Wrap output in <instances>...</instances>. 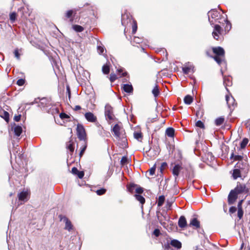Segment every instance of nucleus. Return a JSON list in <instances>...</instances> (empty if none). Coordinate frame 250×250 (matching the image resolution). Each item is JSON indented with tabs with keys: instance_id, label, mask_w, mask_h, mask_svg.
I'll return each mask as SVG.
<instances>
[{
	"instance_id": "5",
	"label": "nucleus",
	"mask_w": 250,
	"mask_h": 250,
	"mask_svg": "<svg viewBox=\"0 0 250 250\" xmlns=\"http://www.w3.org/2000/svg\"><path fill=\"white\" fill-rule=\"evenodd\" d=\"M223 32V30L221 27L218 25L215 24L214 27V30L212 32V36L213 38L216 40H218L220 38V35H221Z\"/></svg>"
},
{
	"instance_id": "33",
	"label": "nucleus",
	"mask_w": 250,
	"mask_h": 250,
	"mask_svg": "<svg viewBox=\"0 0 250 250\" xmlns=\"http://www.w3.org/2000/svg\"><path fill=\"white\" fill-rule=\"evenodd\" d=\"M87 147V145H86V143L85 141H84L83 142V146H82V147H81V151H80V157H82V155H83L86 148Z\"/></svg>"
},
{
	"instance_id": "19",
	"label": "nucleus",
	"mask_w": 250,
	"mask_h": 250,
	"mask_svg": "<svg viewBox=\"0 0 250 250\" xmlns=\"http://www.w3.org/2000/svg\"><path fill=\"white\" fill-rule=\"evenodd\" d=\"M226 100L229 107L231 105H233L234 99L231 96H229V95H227L226 96Z\"/></svg>"
},
{
	"instance_id": "46",
	"label": "nucleus",
	"mask_w": 250,
	"mask_h": 250,
	"mask_svg": "<svg viewBox=\"0 0 250 250\" xmlns=\"http://www.w3.org/2000/svg\"><path fill=\"white\" fill-rule=\"evenodd\" d=\"M137 23L136 21H134L133 24L132 25V33L133 34L135 33V32L137 31Z\"/></svg>"
},
{
	"instance_id": "37",
	"label": "nucleus",
	"mask_w": 250,
	"mask_h": 250,
	"mask_svg": "<svg viewBox=\"0 0 250 250\" xmlns=\"http://www.w3.org/2000/svg\"><path fill=\"white\" fill-rule=\"evenodd\" d=\"M117 79L116 75L114 73H111L109 80L111 83L114 82Z\"/></svg>"
},
{
	"instance_id": "50",
	"label": "nucleus",
	"mask_w": 250,
	"mask_h": 250,
	"mask_svg": "<svg viewBox=\"0 0 250 250\" xmlns=\"http://www.w3.org/2000/svg\"><path fill=\"white\" fill-rule=\"evenodd\" d=\"M3 117L6 121H8L9 120V113L6 111H4V116Z\"/></svg>"
},
{
	"instance_id": "22",
	"label": "nucleus",
	"mask_w": 250,
	"mask_h": 250,
	"mask_svg": "<svg viewBox=\"0 0 250 250\" xmlns=\"http://www.w3.org/2000/svg\"><path fill=\"white\" fill-rule=\"evenodd\" d=\"M171 246L174 247L177 249H180L181 248L182 244L181 242L177 240H173L171 241L170 243Z\"/></svg>"
},
{
	"instance_id": "10",
	"label": "nucleus",
	"mask_w": 250,
	"mask_h": 250,
	"mask_svg": "<svg viewBox=\"0 0 250 250\" xmlns=\"http://www.w3.org/2000/svg\"><path fill=\"white\" fill-rule=\"evenodd\" d=\"M121 127L118 124H116L112 128V131L114 132V135L118 139L121 138Z\"/></svg>"
},
{
	"instance_id": "56",
	"label": "nucleus",
	"mask_w": 250,
	"mask_h": 250,
	"mask_svg": "<svg viewBox=\"0 0 250 250\" xmlns=\"http://www.w3.org/2000/svg\"><path fill=\"white\" fill-rule=\"evenodd\" d=\"M77 175L78 177L81 179L84 176V174L83 171H78Z\"/></svg>"
},
{
	"instance_id": "6",
	"label": "nucleus",
	"mask_w": 250,
	"mask_h": 250,
	"mask_svg": "<svg viewBox=\"0 0 250 250\" xmlns=\"http://www.w3.org/2000/svg\"><path fill=\"white\" fill-rule=\"evenodd\" d=\"M77 10L76 9L69 10L66 12L65 17L69 19V21L72 23L74 21V17L76 14Z\"/></svg>"
},
{
	"instance_id": "58",
	"label": "nucleus",
	"mask_w": 250,
	"mask_h": 250,
	"mask_svg": "<svg viewBox=\"0 0 250 250\" xmlns=\"http://www.w3.org/2000/svg\"><path fill=\"white\" fill-rule=\"evenodd\" d=\"M242 158V157L240 155H235L234 160H240Z\"/></svg>"
},
{
	"instance_id": "49",
	"label": "nucleus",
	"mask_w": 250,
	"mask_h": 250,
	"mask_svg": "<svg viewBox=\"0 0 250 250\" xmlns=\"http://www.w3.org/2000/svg\"><path fill=\"white\" fill-rule=\"evenodd\" d=\"M155 171V167H151L149 170V174L150 176H152L154 174Z\"/></svg>"
},
{
	"instance_id": "25",
	"label": "nucleus",
	"mask_w": 250,
	"mask_h": 250,
	"mask_svg": "<svg viewBox=\"0 0 250 250\" xmlns=\"http://www.w3.org/2000/svg\"><path fill=\"white\" fill-rule=\"evenodd\" d=\"M222 22L221 23L223 24L224 23H225L226 24L225 27V29L226 31H229L231 28V23H230V22L227 19V21H222Z\"/></svg>"
},
{
	"instance_id": "62",
	"label": "nucleus",
	"mask_w": 250,
	"mask_h": 250,
	"mask_svg": "<svg viewBox=\"0 0 250 250\" xmlns=\"http://www.w3.org/2000/svg\"><path fill=\"white\" fill-rule=\"evenodd\" d=\"M81 109V107L80 105H76L74 108V109L76 111L80 110Z\"/></svg>"
},
{
	"instance_id": "59",
	"label": "nucleus",
	"mask_w": 250,
	"mask_h": 250,
	"mask_svg": "<svg viewBox=\"0 0 250 250\" xmlns=\"http://www.w3.org/2000/svg\"><path fill=\"white\" fill-rule=\"evenodd\" d=\"M134 41L136 43H140L141 42V39L138 37H135L134 38Z\"/></svg>"
},
{
	"instance_id": "63",
	"label": "nucleus",
	"mask_w": 250,
	"mask_h": 250,
	"mask_svg": "<svg viewBox=\"0 0 250 250\" xmlns=\"http://www.w3.org/2000/svg\"><path fill=\"white\" fill-rule=\"evenodd\" d=\"M118 72L119 74L120 75L121 73L123 71V69L122 68L117 69Z\"/></svg>"
},
{
	"instance_id": "24",
	"label": "nucleus",
	"mask_w": 250,
	"mask_h": 250,
	"mask_svg": "<svg viewBox=\"0 0 250 250\" xmlns=\"http://www.w3.org/2000/svg\"><path fill=\"white\" fill-rule=\"evenodd\" d=\"M232 176L234 179H236L241 177V172L239 169H234L233 171Z\"/></svg>"
},
{
	"instance_id": "41",
	"label": "nucleus",
	"mask_w": 250,
	"mask_h": 250,
	"mask_svg": "<svg viewBox=\"0 0 250 250\" xmlns=\"http://www.w3.org/2000/svg\"><path fill=\"white\" fill-rule=\"evenodd\" d=\"M196 126H197V127H199L201 128H205V125H204V123L201 121H198L196 123Z\"/></svg>"
},
{
	"instance_id": "39",
	"label": "nucleus",
	"mask_w": 250,
	"mask_h": 250,
	"mask_svg": "<svg viewBox=\"0 0 250 250\" xmlns=\"http://www.w3.org/2000/svg\"><path fill=\"white\" fill-rule=\"evenodd\" d=\"M203 114H204V112H203V110H202L201 109H200L199 110L197 111L196 114L197 117L199 118H201L203 117Z\"/></svg>"
},
{
	"instance_id": "28",
	"label": "nucleus",
	"mask_w": 250,
	"mask_h": 250,
	"mask_svg": "<svg viewBox=\"0 0 250 250\" xmlns=\"http://www.w3.org/2000/svg\"><path fill=\"white\" fill-rule=\"evenodd\" d=\"M73 29L77 32H81L83 31L84 28L79 25H74L72 26Z\"/></svg>"
},
{
	"instance_id": "15",
	"label": "nucleus",
	"mask_w": 250,
	"mask_h": 250,
	"mask_svg": "<svg viewBox=\"0 0 250 250\" xmlns=\"http://www.w3.org/2000/svg\"><path fill=\"white\" fill-rule=\"evenodd\" d=\"M189 226L190 227H194L196 228H199L200 226V222L196 218L191 219Z\"/></svg>"
},
{
	"instance_id": "1",
	"label": "nucleus",
	"mask_w": 250,
	"mask_h": 250,
	"mask_svg": "<svg viewBox=\"0 0 250 250\" xmlns=\"http://www.w3.org/2000/svg\"><path fill=\"white\" fill-rule=\"evenodd\" d=\"M208 21L211 25L215 23H221L223 21H227V16H223L220 13L215 9H212L208 13Z\"/></svg>"
},
{
	"instance_id": "54",
	"label": "nucleus",
	"mask_w": 250,
	"mask_h": 250,
	"mask_svg": "<svg viewBox=\"0 0 250 250\" xmlns=\"http://www.w3.org/2000/svg\"><path fill=\"white\" fill-rule=\"evenodd\" d=\"M236 211V208L235 207H231L229 209V211L231 213H233Z\"/></svg>"
},
{
	"instance_id": "2",
	"label": "nucleus",
	"mask_w": 250,
	"mask_h": 250,
	"mask_svg": "<svg viewBox=\"0 0 250 250\" xmlns=\"http://www.w3.org/2000/svg\"><path fill=\"white\" fill-rule=\"evenodd\" d=\"M28 192L26 191H22L18 194V197L19 201L18 202V207L24 204L28 200Z\"/></svg>"
},
{
	"instance_id": "27",
	"label": "nucleus",
	"mask_w": 250,
	"mask_h": 250,
	"mask_svg": "<svg viewBox=\"0 0 250 250\" xmlns=\"http://www.w3.org/2000/svg\"><path fill=\"white\" fill-rule=\"evenodd\" d=\"M225 119L223 117H219L217 118L215 121V125L217 126L221 125L224 122Z\"/></svg>"
},
{
	"instance_id": "14",
	"label": "nucleus",
	"mask_w": 250,
	"mask_h": 250,
	"mask_svg": "<svg viewBox=\"0 0 250 250\" xmlns=\"http://www.w3.org/2000/svg\"><path fill=\"white\" fill-rule=\"evenodd\" d=\"M178 226L181 228H184L187 226V222L186 218L181 216L178 220Z\"/></svg>"
},
{
	"instance_id": "13",
	"label": "nucleus",
	"mask_w": 250,
	"mask_h": 250,
	"mask_svg": "<svg viewBox=\"0 0 250 250\" xmlns=\"http://www.w3.org/2000/svg\"><path fill=\"white\" fill-rule=\"evenodd\" d=\"M213 52L216 56H224L225 51L221 47H215L213 48Z\"/></svg>"
},
{
	"instance_id": "12",
	"label": "nucleus",
	"mask_w": 250,
	"mask_h": 250,
	"mask_svg": "<svg viewBox=\"0 0 250 250\" xmlns=\"http://www.w3.org/2000/svg\"><path fill=\"white\" fill-rule=\"evenodd\" d=\"M85 119L90 122H95L97 121V117L91 112H86L84 114Z\"/></svg>"
},
{
	"instance_id": "55",
	"label": "nucleus",
	"mask_w": 250,
	"mask_h": 250,
	"mask_svg": "<svg viewBox=\"0 0 250 250\" xmlns=\"http://www.w3.org/2000/svg\"><path fill=\"white\" fill-rule=\"evenodd\" d=\"M71 171H72V173L73 174H77L79 170H78V169L76 167H73L72 168Z\"/></svg>"
},
{
	"instance_id": "53",
	"label": "nucleus",
	"mask_w": 250,
	"mask_h": 250,
	"mask_svg": "<svg viewBox=\"0 0 250 250\" xmlns=\"http://www.w3.org/2000/svg\"><path fill=\"white\" fill-rule=\"evenodd\" d=\"M14 54H15V57L19 60L20 58V54H19V52H18V50L17 49H16L15 51H14Z\"/></svg>"
},
{
	"instance_id": "44",
	"label": "nucleus",
	"mask_w": 250,
	"mask_h": 250,
	"mask_svg": "<svg viewBox=\"0 0 250 250\" xmlns=\"http://www.w3.org/2000/svg\"><path fill=\"white\" fill-rule=\"evenodd\" d=\"M106 191V189L104 188H101L96 191V193L99 195H102L104 194Z\"/></svg>"
},
{
	"instance_id": "57",
	"label": "nucleus",
	"mask_w": 250,
	"mask_h": 250,
	"mask_svg": "<svg viewBox=\"0 0 250 250\" xmlns=\"http://www.w3.org/2000/svg\"><path fill=\"white\" fill-rule=\"evenodd\" d=\"M243 202V200H241V201H240L239 202L238 205H237L238 208H242V205Z\"/></svg>"
},
{
	"instance_id": "42",
	"label": "nucleus",
	"mask_w": 250,
	"mask_h": 250,
	"mask_svg": "<svg viewBox=\"0 0 250 250\" xmlns=\"http://www.w3.org/2000/svg\"><path fill=\"white\" fill-rule=\"evenodd\" d=\"M237 216L241 219L243 216V211L242 208H238Z\"/></svg>"
},
{
	"instance_id": "61",
	"label": "nucleus",
	"mask_w": 250,
	"mask_h": 250,
	"mask_svg": "<svg viewBox=\"0 0 250 250\" xmlns=\"http://www.w3.org/2000/svg\"><path fill=\"white\" fill-rule=\"evenodd\" d=\"M125 16L124 15L122 16V24H123V25L125 24Z\"/></svg>"
},
{
	"instance_id": "38",
	"label": "nucleus",
	"mask_w": 250,
	"mask_h": 250,
	"mask_svg": "<svg viewBox=\"0 0 250 250\" xmlns=\"http://www.w3.org/2000/svg\"><path fill=\"white\" fill-rule=\"evenodd\" d=\"M136 187V185L135 184H130L127 188L128 190L131 192L133 193L134 190L135 189V187Z\"/></svg>"
},
{
	"instance_id": "23",
	"label": "nucleus",
	"mask_w": 250,
	"mask_h": 250,
	"mask_svg": "<svg viewBox=\"0 0 250 250\" xmlns=\"http://www.w3.org/2000/svg\"><path fill=\"white\" fill-rule=\"evenodd\" d=\"M184 103L187 104H190L193 102V98L192 96L188 95L184 98Z\"/></svg>"
},
{
	"instance_id": "45",
	"label": "nucleus",
	"mask_w": 250,
	"mask_h": 250,
	"mask_svg": "<svg viewBox=\"0 0 250 250\" xmlns=\"http://www.w3.org/2000/svg\"><path fill=\"white\" fill-rule=\"evenodd\" d=\"M128 161V159L126 157L124 156L122 158L121 160V164L122 165H125Z\"/></svg>"
},
{
	"instance_id": "52",
	"label": "nucleus",
	"mask_w": 250,
	"mask_h": 250,
	"mask_svg": "<svg viewBox=\"0 0 250 250\" xmlns=\"http://www.w3.org/2000/svg\"><path fill=\"white\" fill-rule=\"evenodd\" d=\"M135 191L138 194H141L143 192V189L142 188L138 187L135 189Z\"/></svg>"
},
{
	"instance_id": "40",
	"label": "nucleus",
	"mask_w": 250,
	"mask_h": 250,
	"mask_svg": "<svg viewBox=\"0 0 250 250\" xmlns=\"http://www.w3.org/2000/svg\"><path fill=\"white\" fill-rule=\"evenodd\" d=\"M104 50V48L103 46L98 45L97 46V51L100 54H103Z\"/></svg>"
},
{
	"instance_id": "26",
	"label": "nucleus",
	"mask_w": 250,
	"mask_h": 250,
	"mask_svg": "<svg viewBox=\"0 0 250 250\" xmlns=\"http://www.w3.org/2000/svg\"><path fill=\"white\" fill-rule=\"evenodd\" d=\"M135 197L136 199L139 202H140V203L142 205H143L145 203V199L142 196L138 194H135Z\"/></svg>"
},
{
	"instance_id": "21",
	"label": "nucleus",
	"mask_w": 250,
	"mask_h": 250,
	"mask_svg": "<svg viewBox=\"0 0 250 250\" xmlns=\"http://www.w3.org/2000/svg\"><path fill=\"white\" fill-rule=\"evenodd\" d=\"M166 134L168 137H173L174 135V129L172 127L167 128Z\"/></svg>"
},
{
	"instance_id": "34",
	"label": "nucleus",
	"mask_w": 250,
	"mask_h": 250,
	"mask_svg": "<svg viewBox=\"0 0 250 250\" xmlns=\"http://www.w3.org/2000/svg\"><path fill=\"white\" fill-rule=\"evenodd\" d=\"M249 142V140L247 138H245L243 140L242 142L241 143L240 146L242 148H244L247 146Z\"/></svg>"
},
{
	"instance_id": "4",
	"label": "nucleus",
	"mask_w": 250,
	"mask_h": 250,
	"mask_svg": "<svg viewBox=\"0 0 250 250\" xmlns=\"http://www.w3.org/2000/svg\"><path fill=\"white\" fill-rule=\"evenodd\" d=\"M104 114L106 119L110 121L113 120L114 116L113 114V109L112 107L109 104H106L105 106Z\"/></svg>"
},
{
	"instance_id": "60",
	"label": "nucleus",
	"mask_w": 250,
	"mask_h": 250,
	"mask_svg": "<svg viewBox=\"0 0 250 250\" xmlns=\"http://www.w3.org/2000/svg\"><path fill=\"white\" fill-rule=\"evenodd\" d=\"M21 119V115L15 116L14 117V120L16 122H19Z\"/></svg>"
},
{
	"instance_id": "30",
	"label": "nucleus",
	"mask_w": 250,
	"mask_h": 250,
	"mask_svg": "<svg viewBox=\"0 0 250 250\" xmlns=\"http://www.w3.org/2000/svg\"><path fill=\"white\" fill-rule=\"evenodd\" d=\"M66 147H67V149H68L70 150L71 153L73 152L74 150V146H73V142H72L71 141H69L67 144Z\"/></svg>"
},
{
	"instance_id": "18",
	"label": "nucleus",
	"mask_w": 250,
	"mask_h": 250,
	"mask_svg": "<svg viewBox=\"0 0 250 250\" xmlns=\"http://www.w3.org/2000/svg\"><path fill=\"white\" fill-rule=\"evenodd\" d=\"M224 84L227 90L228 91V89L227 87L231 86L232 84L231 78L225 77L224 78Z\"/></svg>"
},
{
	"instance_id": "17",
	"label": "nucleus",
	"mask_w": 250,
	"mask_h": 250,
	"mask_svg": "<svg viewBox=\"0 0 250 250\" xmlns=\"http://www.w3.org/2000/svg\"><path fill=\"white\" fill-rule=\"evenodd\" d=\"M122 87L124 91L126 93H130L133 91V87L131 84H125L123 85Z\"/></svg>"
},
{
	"instance_id": "16",
	"label": "nucleus",
	"mask_w": 250,
	"mask_h": 250,
	"mask_svg": "<svg viewBox=\"0 0 250 250\" xmlns=\"http://www.w3.org/2000/svg\"><path fill=\"white\" fill-rule=\"evenodd\" d=\"M181 169V167L179 165H176L173 168L172 173L174 176L176 177L175 179H176V177L179 175V172Z\"/></svg>"
},
{
	"instance_id": "29",
	"label": "nucleus",
	"mask_w": 250,
	"mask_h": 250,
	"mask_svg": "<svg viewBox=\"0 0 250 250\" xmlns=\"http://www.w3.org/2000/svg\"><path fill=\"white\" fill-rule=\"evenodd\" d=\"M224 56H215L214 59L219 64H220L224 61Z\"/></svg>"
},
{
	"instance_id": "47",
	"label": "nucleus",
	"mask_w": 250,
	"mask_h": 250,
	"mask_svg": "<svg viewBox=\"0 0 250 250\" xmlns=\"http://www.w3.org/2000/svg\"><path fill=\"white\" fill-rule=\"evenodd\" d=\"M24 80L22 79H20L17 81V84L19 86H22L24 84Z\"/></svg>"
},
{
	"instance_id": "51",
	"label": "nucleus",
	"mask_w": 250,
	"mask_h": 250,
	"mask_svg": "<svg viewBox=\"0 0 250 250\" xmlns=\"http://www.w3.org/2000/svg\"><path fill=\"white\" fill-rule=\"evenodd\" d=\"M153 233L156 237H158L160 235V231L158 229H155Z\"/></svg>"
},
{
	"instance_id": "48",
	"label": "nucleus",
	"mask_w": 250,
	"mask_h": 250,
	"mask_svg": "<svg viewBox=\"0 0 250 250\" xmlns=\"http://www.w3.org/2000/svg\"><path fill=\"white\" fill-rule=\"evenodd\" d=\"M60 117L62 119H67L69 118V116L64 113H61L60 114Z\"/></svg>"
},
{
	"instance_id": "9",
	"label": "nucleus",
	"mask_w": 250,
	"mask_h": 250,
	"mask_svg": "<svg viewBox=\"0 0 250 250\" xmlns=\"http://www.w3.org/2000/svg\"><path fill=\"white\" fill-rule=\"evenodd\" d=\"M61 220L65 224L64 229L70 231L72 229V225L70 220L65 216L61 217Z\"/></svg>"
},
{
	"instance_id": "8",
	"label": "nucleus",
	"mask_w": 250,
	"mask_h": 250,
	"mask_svg": "<svg viewBox=\"0 0 250 250\" xmlns=\"http://www.w3.org/2000/svg\"><path fill=\"white\" fill-rule=\"evenodd\" d=\"M233 190L237 193V194L243 193V192H248L249 191V189L246 188V187L245 185L240 184L237 185V187L233 189Z\"/></svg>"
},
{
	"instance_id": "43",
	"label": "nucleus",
	"mask_w": 250,
	"mask_h": 250,
	"mask_svg": "<svg viewBox=\"0 0 250 250\" xmlns=\"http://www.w3.org/2000/svg\"><path fill=\"white\" fill-rule=\"evenodd\" d=\"M134 136L135 139L139 140L142 138V135L140 132H135L134 133Z\"/></svg>"
},
{
	"instance_id": "11",
	"label": "nucleus",
	"mask_w": 250,
	"mask_h": 250,
	"mask_svg": "<svg viewBox=\"0 0 250 250\" xmlns=\"http://www.w3.org/2000/svg\"><path fill=\"white\" fill-rule=\"evenodd\" d=\"M183 72L185 74L194 72V66L192 64L186 65L182 67Z\"/></svg>"
},
{
	"instance_id": "3",
	"label": "nucleus",
	"mask_w": 250,
	"mask_h": 250,
	"mask_svg": "<svg viewBox=\"0 0 250 250\" xmlns=\"http://www.w3.org/2000/svg\"><path fill=\"white\" fill-rule=\"evenodd\" d=\"M77 133L78 138L82 141H84L85 139L86 134L83 126L78 124L77 127Z\"/></svg>"
},
{
	"instance_id": "7",
	"label": "nucleus",
	"mask_w": 250,
	"mask_h": 250,
	"mask_svg": "<svg viewBox=\"0 0 250 250\" xmlns=\"http://www.w3.org/2000/svg\"><path fill=\"white\" fill-rule=\"evenodd\" d=\"M237 194L233 190H232L228 196L229 204L231 205L234 203L237 198Z\"/></svg>"
},
{
	"instance_id": "20",
	"label": "nucleus",
	"mask_w": 250,
	"mask_h": 250,
	"mask_svg": "<svg viewBox=\"0 0 250 250\" xmlns=\"http://www.w3.org/2000/svg\"><path fill=\"white\" fill-rule=\"evenodd\" d=\"M14 131L15 135L17 137H19L21 135L22 131V127L19 125L16 126L14 128Z\"/></svg>"
},
{
	"instance_id": "35",
	"label": "nucleus",
	"mask_w": 250,
	"mask_h": 250,
	"mask_svg": "<svg viewBox=\"0 0 250 250\" xmlns=\"http://www.w3.org/2000/svg\"><path fill=\"white\" fill-rule=\"evenodd\" d=\"M165 201V197L164 196H160L159 198L158 202V206L161 207L163 205Z\"/></svg>"
},
{
	"instance_id": "31",
	"label": "nucleus",
	"mask_w": 250,
	"mask_h": 250,
	"mask_svg": "<svg viewBox=\"0 0 250 250\" xmlns=\"http://www.w3.org/2000/svg\"><path fill=\"white\" fill-rule=\"evenodd\" d=\"M152 92L154 97H156L158 96L159 94V90L157 85H155V87L153 88L152 91Z\"/></svg>"
},
{
	"instance_id": "36",
	"label": "nucleus",
	"mask_w": 250,
	"mask_h": 250,
	"mask_svg": "<svg viewBox=\"0 0 250 250\" xmlns=\"http://www.w3.org/2000/svg\"><path fill=\"white\" fill-rule=\"evenodd\" d=\"M16 19V13L15 12L11 13L10 14V20L11 21V22L13 23L14 22Z\"/></svg>"
},
{
	"instance_id": "32",
	"label": "nucleus",
	"mask_w": 250,
	"mask_h": 250,
	"mask_svg": "<svg viewBox=\"0 0 250 250\" xmlns=\"http://www.w3.org/2000/svg\"><path fill=\"white\" fill-rule=\"evenodd\" d=\"M103 72L105 74H108L109 73V66L107 65H104L102 67Z\"/></svg>"
},
{
	"instance_id": "64",
	"label": "nucleus",
	"mask_w": 250,
	"mask_h": 250,
	"mask_svg": "<svg viewBox=\"0 0 250 250\" xmlns=\"http://www.w3.org/2000/svg\"><path fill=\"white\" fill-rule=\"evenodd\" d=\"M125 75H126V72L122 73V74H121L120 77L125 76Z\"/></svg>"
}]
</instances>
